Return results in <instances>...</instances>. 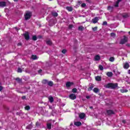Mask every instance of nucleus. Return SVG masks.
I'll return each instance as SVG.
<instances>
[{
  "mask_svg": "<svg viewBox=\"0 0 130 130\" xmlns=\"http://www.w3.org/2000/svg\"><path fill=\"white\" fill-rule=\"evenodd\" d=\"M118 86V84L117 83H109L105 85L104 87L106 88V89H115L116 88H117Z\"/></svg>",
  "mask_w": 130,
  "mask_h": 130,
  "instance_id": "obj_1",
  "label": "nucleus"
},
{
  "mask_svg": "<svg viewBox=\"0 0 130 130\" xmlns=\"http://www.w3.org/2000/svg\"><path fill=\"white\" fill-rule=\"evenodd\" d=\"M32 16V12L31 11H26L24 15V19L26 21L30 20Z\"/></svg>",
  "mask_w": 130,
  "mask_h": 130,
  "instance_id": "obj_2",
  "label": "nucleus"
},
{
  "mask_svg": "<svg viewBox=\"0 0 130 130\" xmlns=\"http://www.w3.org/2000/svg\"><path fill=\"white\" fill-rule=\"evenodd\" d=\"M128 41V38L127 37H126L125 36H123V38L120 41V44H125V43H126Z\"/></svg>",
  "mask_w": 130,
  "mask_h": 130,
  "instance_id": "obj_3",
  "label": "nucleus"
},
{
  "mask_svg": "<svg viewBox=\"0 0 130 130\" xmlns=\"http://www.w3.org/2000/svg\"><path fill=\"white\" fill-rule=\"evenodd\" d=\"M23 36L24 37L25 40L28 41L29 40V39H30V35L28 32H26L25 34H24Z\"/></svg>",
  "mask_w": 130,
  "mask_h": 130,
  "instance_id": "obj_4",
  "label": "nucleus"
},
{
  "mask_svg": "<svg viewBox=\"0 0 130 130\" xmlns=\"http://www.w3.org/2000/svg\"><path fill=\"white\" fill-rule=\"evenodd\" d=\"M69 98L70 99H71V100H75L77 99V95L74 93H71L69 95Z\"/></svg>",
  "mask_w": 130,
  "mask_h": 130,
  "instance_id": "obj_5",
  "label": "nucleus"
},
{
  "mask_svg": "<svg viewBox=\"0 0 130 130\" xmlns=\"http://www.w3.org/2000/svg\"><path fill=\"white\" fill-rule=\"evenodd\" d=\"M7 3L6 2H0V7L1 8H5L6 7Z\"/></svg>",
  "mask_w": 130,
  "mask_h": 130,
  "instance_id": "obj_6",
  "label": "nucleus"
},
{
  "mask_svg": "<svg viewBox=\"0 0 130 130\" xmlns=\"http://www.w3.org/2000/svg\"><path fill=\"white\" fill-rule=\"evenodd\" d=\"M107 113L108 115H111V114H115V113L112 110H107Z\"/></svg>",
  "mask_w": 130,
  "mask_h": 130,
  "instance_id": "obj_7",
  "label": "nucleus"
},
{
  "mask_svg": "<svg viewBox=\"0 0 130 130\" xmlns=\"http://www.w3.org/2000/svg\"><path fill=\"white\" fill-rule=\"evenodd\" d=\"M98 21H99V19L97 17H95L92 20V23L93 24H96V23H98Z\"/></svg>",
  "mask_w": 130,
  "mask_h": 130,
  "instance_id": "obj_8",
  "label": "nucleus"
},
{
  "mask_svg": "<svg viewBox=\"0 0 130 130\" xmlns=\"http://www.w3.org/2000/svg\"><path fill=\"white\" fill-rule=\"evenodd\" d=\"M74 84V82H71L70 81L67 82L66 83V87L67 88H70V87H71V86H72V85H73Z\"/></svg>",
  "mask_w": 130,
  "mask_h": 130,
  "instance_id": "obj_9",
  "label": "nucleus"
},
{
  "mask_svg": "<svg viewBox=\"0 0 130 130\" xmlns=\"http://www.w3.org/2000/svg\"><path fill=\"white\" fill-rule=\"evenodd\" d=\"M85 116H86V115L84 113L79 114V118L80 119H84V118H85Z\"/></svg>",
  "mask_w": 130,
  "mask_h": 130,
  "instance_id": "obj_10",
  "label": "nucleus"
},
{
  "mask_svg": "<svg viewBox=\"0 0 130 130\" xmlns=\"http://www.w3.org/2000/svg\"><path fill=\"white\" fill-rule=\"evenodd\" d=\"M106 75L107 77H109V78H111L113 76V73L111 72H108L107 73Z\"/></svg>",
  "mask_w": 130,
  "mask_h": 130,
  "instance_id": "obj_11",
  "label": "nucleus"
},
{
  "mask_svg": "<svg viewBox=\"0 0 130 130\" xmlns=\"http://www.w3.org/2000/svg\"><path fill=\"white\" fill-rule=\"evenodd\" d=\"M48 100L50 103H53V102H54V99H53V97L51 96L48 97Z\"/></svg>",
  "mask_w": 130,
  "mask_h": 130,
  "instance_id": "obj_12",
  "label": "nucleus"
},
{
  "mask_svg": "<svg viewBox=\"0 0 130 130\" xmlns=\"http://www.w3.org/2000/svg\"><path fill=\"white\" fill-rule=\"evenodd\" d=\"M94 59L96 61L100 60L101 59V57L99 55H96L94 56Z\"/></svg>",
  "mask_w": 130,
  "mask_h": 130,
  "instance_id": "obj_13",
  "label": "nucleus"
},
{
  "mask_svg": "<svg viewBox=\"0 0 130 130\" xmlns=\"http://www.w3.org/2000/svg\"><path fill=\"white\" fill-rule=\"evenodd\" d=\"M94 88V84H91L90 86L87 88V91H92Z\"/></svg>",
  "mask_w": 130,
  "mask_h": 130,
  "instance_id": "obj_14",
  "label": "nucleus"
},
{
  "mask_svg": "<svg viewBox=\"0 0 130 130\" xmlns=\"http://www.w3.org/2000/svg\"><path fill=\"white\" fill-rule=\"evenodd\" d=\"M74 124L76 126H80V125H82V123L80 121H77L74 122Z\"/></svg>",
  "mask_w": 130,
  "mask_h": 130,
  "instance_id": "obj_15",
  "label": "nucleus"
},
{
  "mask_svg": "<svg viewBox=\"0 0 130 130\" xmlns=\"http://www.w3.org/2000/svg\"><path fill=\"white\" fill-rule=\"evenodd\" d=\"M121 1H122V0H118V1L116 2V3H115V5H114V6L115 7V8H118V7H119L118 5H119V3H120V2H121Z\"/></svg>",
  "mask_w": 130,
  "mask_h": 130,
  "instance_id": "obj_16",
  "label": "nucleus"
},
{
  "mask_svg": "<svg viewBox=\"0 0 130 130\" xmlns=\"http://www.w3.org/2000/svg\"><path fill=\"white\" fill-rule=\"evenodd\" d=\"M94 93H95L96 94H97V93H98L99 92H100V90L99 88H97V87H95L94 88H93V90Z\"/></svg>",
  "mask_w": 130,
  "mask_h": 130,
  "instance_id": "obj_17",
  "label": "nucleus"
},
{
  "mask_svg": "<svg viewBox=\"0 0 130 130\" xmlns=\"http://www.w3.org/2000/svg\"><path fill=\"white\" fill-rule=\"evenodd\" d=\"M66 9L67 10V11L68 12H72L73 11V7H66Z\"/></svg>",
  "mask_w": 130,
  "mask_h": 130,
  "instance_id": "obj_18",
  "label": "nucleus"
},
{
  "mask_svg": "<svg viewBox=\"0 0 130 130\" xmlns=\"http://www.w3.org/2000/svg\"><path fill=\"white\" fill-rule=\"evenodd\" d=\"M42 84H43L44 85H46V84H48V80H46V79H44L42 81Z\"/></svg>",
  "mask_w": 130,
  "mask_h": 130,
  "instance_id": "obj_19",
  "label": "nucleus"
},
{
  "mask_svg": "<svg viewBox=\"0 0 130 130\" xmlns=\"http://www.w3.org/2000/svg\"><path fill=\"white\" fill-rule=\"evenodd\" d=\"M52 16H53V17H57L58 16V13H57V12H52Z\"/></svg>",
  "mask_w": 130,
  "mask_h": 130,
  "instance_id": "obj_20",
  "label": "nucleus"
},
{
  "mask_svg": "<svg viewBox=\"0 0 130 130\" xmlns=\"http://www.w3.org/2000/svg\"><path fill=\"white\" fill-rule=\"evenodd\" d=\"M46 44H47V45L51 46V45H52V42L50 40H48L46 41Z\"/></svg>",
  "mask_w": 130,
  "mask_h": 130,
  "instance_id": "obj_21",
  "label": "nucleus"
},
{
  "mask_svg": "<svg viewBox=\"0 0 130 130\" xmlns=\"http://www.w3.org/2000/svg\"><path fill=\"white\" fill-rule=\"evenodd\" d=\"M124 69H128L129 68V64L125 63L123 66Z\"/></svg>",
  "mask_w": 130,
  "mask_h": 130,
  "instance_id": "obj_22",
  "label": "nucleus"
},
{
  "mask_svg": "<svg viewBox=\"0 0 130 130\" xmlns=\"http://www.w3.org/2000/svg\"><path fill=\"white\" fill-rule=\"evenodd\" d=\"M15 81H17L18 83H22V79H20L19 77L15 78Z\"/></svg>",
  "mask_w": 130,
  "mask_h": 130,
  "instance_id": "obj_23",
  "label": "nucleus"
},
{
  "mask_svg": "<svg viewBox=\"0 0 130 130\" xmlns=\"http://www.w3.org/2000/svg\"><path fill=\"white\" fill-rule=\"evenodd\" d=\"M47 127L48 129H51V123H48L47 124Z\"/></svg>",
  "mask_w": 130,
  "mask_h": 130,
  "instance_id": "obj_24",
  "label": "nucleus"
},
{
  "mask_svg": "<svg viewBox=\"0 0 130 130\" xmlns=\"http://www.w3.org/2000/svg\"><path fill=\"white\" fill-rule=\"evenodd\" d=\"M101 77L100 76H96L95 77V80L98 81V82H100V81H101Z\"/></svg>",
  "mask_w": 130,
  "mask_h": 130,
  "instance_id": "obj_25",
  "label": "nucleus"
},
{
  "mask_svg": "<svg viewBox=\"0 0 130 130\" xmlns=\"http://www.w3.org/2000/svg\"><path fill=\"white\" fill-rule=\"evenodd\" d=\"M48 86H50V87H52V86H53V82L48 81Z\"/></svg>",
  "mask_w": 130,
  "mask_h": 130,
  "instance_id": "obj_26",
  "label": "nucleus"
},
{
  "mask_svg": "<svg viewBox=\"0 0 130 130\" xmlns=\"http://www.w3.org/2000/svg\"><path fill=\"white\" fill-rule=\"evenodd\" d=\"M120 91L121 93H126L128 92V90H127V89H120Z\"/></svg>",
  "mask_w": 130,
  "mask_h": 130,
  "instance_id": "obj_27",
  "label": "nucleus"
},
{
  "mask_svg": "<svg viewBox=\"0 0 130 130\" xmlns=\"http://www.w3.org/2000/svg\"><path fill=\"white\" fill-rule=\"evenodd\" d=\"M108 11H110L112 12V11L113 10V6H108Z\"/></svg>",
  "mask_w": 130,
  "mask_h": 130,
  "instance_id": "obj_28",
  "label": "nucleus"
},
{
  "mask_svg": "<svg viewBox=\"0 0 130 130\" xmlns=\"http://www.w3.org/2000/svg\"><path fill=\"white\" fill-rule=\"evenodd\" d=\"M122 17L123 18H128V17H129V16H128V14H127V13H124L122 15Z\"/></svg>",
  "mask_w": 130,
  "mask_h": 130,
  "instance_id": "obj_29",
  "label": "nucleus"
},
{
  "mask_svg": "<svg viewBox=\"0 0 130 130\" xmlns=\"http://www.w3.org/2000/svg\"><path fill=\"white\" fill-rule=\"evenodd\" d=\"M31 58L34 60H35V59H37V55H31Z\"/></svg>",
  "mask_w": 130,
  "mask_h": 130,
  "instance_id": "obj_30",
  "label": "nucleus"
},
{
  "mask_svg": "<svg viewBox=\"0 0 130 130\" xmlns=\"http://www.w3.org/2000/svg\"><path fill=\"white\" fill-rule=\"evenodd\" d=\"M114 57H110L109 58V61H111V62H113L114 61Z\"/></svg>",
  "mask_w": 130,
  "mask_h": 130,
  "instance_id": "obj_31",
  "label": "nucleus"
},
{
  "mask_svg": "<svg viewBox=\"0 0 130 130\" xmlns=\"http://www.w3.org/2000/svg\"><path fill=\"white\" fill-rule=\"evenodd\" d=\"M78 30L79 31H83L84 30V27H83L82 26H80L78 27Z\"/></svg>",
  "mask_w": 130,
  "mask_h": 130,
  "instance_id": "obj_32",
  "label": "nucleus"
},
{
  "mask_svg": "<svg viewBox=\"0 0 130 130\" xmlns=\"http://www.w3.org/2000/svg\"><path fill=\"white\" fill-rule=\"evenodd\" d=\"M32 40H34V41H36V40H37V36H32Z\"/></svg>",
  "mask_w": 130,
  "mask_h": 130,
  "instance_id": "obj_33",
  "label": "nucleus"
},
{
  "mask_svg": "<svg viewBox=\"0 0 130 130\" xmlns=\"http://www.w3.org/2000/svg\"><path fill=\"white\" fill-rule=\"evenodd\" d=\"M25 110H30V106H26L25 107Z\"/></svg>",
  "mask_w": 130,
  "mask_h": 130,
  "instance_id": "obj_34",
  "label": "nucleus"
},
{
  "mask_svg": "<svg viewBox=\"0 0 130 130\" xmlns=\"http://www.w3.org/2000/svg\"><path fill=\"white\" fill-rule=\"evenodd\" d=\"M77 91H78V90L76 88L72 89L73 93H77Z\"/></svg>",
  "mask_w": 130,
  "mask_h": 130,
  "instance_id": "obj_35",
  "label": "nucleus"
},
{
  "mask_svg": "<svg viewBox=\"0 0 130 130\" xmlns=\"http://www.w3.org/2000/svg\"><path fill=\"white\" fill-rule=\"evenodd\" d=\"M99 68L100 71H103V66L102 65H100Z\"/></svg>",
  "mask_w": 130,
  "mask_h": 130,
  "instance_id": "obj_36",
  "label": "nucleus"
},
{
  "mask_svg": "<svg viewBox=\"0 0 130 130\" xmlns=\"http://www.w3.org/2000/svg\"><path fill=\"white\" fill-rule=\"evenodd\" d=\"M93 31H97V29H98V27L95 26L94 27L92 28Z\"/></svg>",
  "mask_w": 130,
  "mask_h": 130,
  "instance_id": "obj_37",
  "label": "nucleus"
},
{
  "mask_svg": "<svg viewBox=\"0 0 130 130\" xmlns=\"http://www.w3.org/2000/svg\"><path fill=\"white\" fill-rule=\"evenodd\" d=\"M62 53H63V54H66V53H67V50L66 49H63L62 50Z\"/></svg>",
  "mask_w": 130,
  "mask_h": 130,
  "instance_id": "obj_38",
  "label": "nucleus"
},
{
  "mask_svg": "<svg viewBox=\"0 0 130 130\" xmlns=\"http://www.w3.org/2000/svg\"><path fill=\"white\" fill-rule=\"evenodd\" d=\"M18 73H22V69L20 68H18L17 70Z\"/></svg>",
  "mask_w": 130,
  "mask_h": 130,
  "instance_id": "obj_39",
  "label": "nucleus"
},
{
  "mask_svg": "<svg viewBox=\"0 0 130 130\" xmlns=\"http://www.w3.org/2000/svg\"><path fill=\"white\" fill-rule=\"evenodd\" d=\"M86 6V5L85 3H82L81 4L82 8H85Z\"/></svg>",
  "mask_w": 130,
  "mask_h": 130,
  "instance_id": "obj_40",
  "label": "nucleus"
},
{
  "mask_svg": "<svg viewBox=\"0 0 130 130\" xmlns=\"http://www.w3.org/2000/svg\"><path fill=\"white\" fill-rule=\"evenodd\" d=\"M111 36L112 37H115L116 35H115V34H114V33H113V32H112V33H111Z\"/></svg>",
  "mask_w": 130,
  "mask_h": 130,
  "instance_id": "obj_41",
  "label": "nucleus"
},
{
  "mask_svg": "<svg viewBox=\"0 0 130 130\" xmlns=\"http://www.w3.org/2000/svg\"><path fill=\"white\" fill-rule=\"evenodd\" d=\"M103 26H106L107 25V21H104L103 23Z\"/></svg>",
  "mask_w": 130,
  "mask_h": 130,
  "instance_id": "obj_42",
  "label": "nucleus"
},
{
  "mask_svg": "<svg viewBox=\"0 0 130 130\" xmlns=\"http://www.w3.org/2000/svg\"><path fill=\"white\" fill-rule=\"evenodd\" d=\"M74 27V25L73 24H70L69 26V28L70 29H72Z\"/></svg>",
  "mask_w": 130,
  "mask_h": 130,
  "instance_id": "obj_43",
  "label": "nucleus"
},
{
  "mask_svg": "<svg viewBox=\"0 0 130 130\" xmlns=\"http://www.w3.org/2000/svg\"><path fill=\"white\" fill-rule=\"evenodd\" d=\"M36 126H40V123H39V122H37L36 123Z\"/></svg>",
  "mask_w": 130,
  "mask_h": 130,
  "instance_id": "obj_44",
  "label": "nucleus"
},
{
  "mask_svg": "<svg viewBox=\"0 0 130 130\" xmlns=\"http://www.w3.org/2000/svg\"><path fill=\"white\" fill-rule=\"evenodd\" d=\"M17 46H22V43H18L17 44Z\"/></svg>",
  "mask_w": 130,
  "mask_h": 130,
  "instance_id": "obj_45",
  "label": "nucleus"
},
{
  "mask_svg": "<svg viewBox=\"0 0 130 130\" xmlns=\"http://www.w3.org/2000/svg\"><path fill=\"white\" fill-rule=\"evenodd\" d=\"M21 99H22V100H24V99H26V96H22Z\"/></svg>",
  "mask_w": 130,
  "mask_h": 130,
  "instance_id": "obj_46",
  "label": "nucleus"
},
{
  "mask_svg": "<svg viewBox=\"0 0 130 130\" xmlns=\"http://www.w3.org/2000/svg\"><path fill=\"white\" fill-rule=\"evenodd\" d=\"M3 89H4V88L3 87V86H0V92H1V91H2Z\"/></svg>",
  "mask_w": 130,
  "mask_h": 130,
  "instance_id": "obj_47",
  "label": "nucleus"
},
{
  "mask_svg": "<svg viewBox=\"0 0 130 130\" xmlns=\"http://www.w3.org/2000/svg\"><path fill=\"white\" fill-rule=\"evenodd\" d=\"M122 122L123 123H125L126 122V121H125V120H123L122 121Z\"/></svg>",
  "mask_w": 130,
  "mask_h": 130,
  "instance_id": "obj_48",
  "label": "nucleus"
},
{
  "mask_svg": "<svg viewBox=\"0 0 130 130\" xmlns=\"http://www.w3.org/2000/svg\"><path fill=\"white\" fill-rule=\"evenodd\" d=\"M86 99H90V96L87 95L86 96Z\"/></svg>",
  "mask_w": 130,
  "mask_h": 130,
  "instance_id": "obj_49",
  "label": "nucleus"
},
{
  "mask_svg": "<svg viewBox=\"0 0 130 130\" xmlns=\"http://www.w3.org/2000/svg\"><path fill=\"white\" fill-rule=\"evenodd\" d=\"M126 46H127V47H129L130 44H126Z\"/></svg>",
  "mask_w": 130,
  "mask_h": 130,
  "instance_id": "obj_50",
  "label": "nucleus"
},
{
  "mask_svg": "<svg viewBox=\"0 0 130 130\" xmlns=\"http://www.w3.org/2000/svg\"><path fill=\"white\" fill-rule=\"evenodd\" d=\"M39 73L40 74V73H42V70L40 69L39 70Z\"/></svg>",
  "mask_w": 130,
  "mask_h": 130,
  "instance_id": "obj_51",
  "label": "nucleus"
},
{
  "mask_svg": "<svg viewBox=\"0 0 130 130\" xmlns=\"http://www.w3.org/2000/svg\"><path fill=\"white\" fill-rule=\"evenodd\" d=\"M86 2H87V3H91V0H86Z\"/></svg>",
  "mask_w": 130,
  "mask_h": 130,
  "instance_id": "obj_52",
  "label": "nucleus"
},
{
  "mask_svg": "<svg viewBox=\"0 0 130 130\" xmlns=\"http://www.w3.org/2000/svg\"><path fill=\"white\" fill-rule=\"evenodd\" d=\"M89 108L90 109H93V106H90Z\"/></svg>",
  "mask_w": 130,
  "mask_h": 130,
  "instance_id": "obj_53",
  "label": "nucleus"
},
{
  "mask_svg": "<svg viewBox=\"0 0 130 130\" xmlns=\"http://www.w3.org/2000/svg\"><path fill=\"white\" fill-rule=\"evenodd\" d=\"M128 74H129V75H130V70H129L128 71Z\"/></svg>",
  "mask_w": 130,
  "mask_h": 130,
  "instance_id": "obj_54",
  "label": "nucleus"
},
{
  "mask_svg": "<svg viewBox=\"0 0 130 130\" xmlns=\"http://www.w3.org/2000/svg\"><path fill=\"white\" fill-rule=\"evenodd\" d=\"M17 92H18V93H23L22 92H20L19 90H17Z\"/></svg>",
  "mask_w": 130,
  "mask_h": 130,
  "instance_id": "obj_55",
  "label": "nucleus"
},
{
  "mask_svg": "<svg viewBox=\"0 0 130 130\" xmlns=\"http://www.w3.org/2000/svg\"><path fill=\"white\" fill-rule=\"evenodd\" d=\"M14 2H18L19 1V0H14Z\"/></svg>",
  "mask_w": 130,
  "mask_h": 130,
  "instance_id": "obj_56",
  "label": "nucleus"
},
{
  "mask_svg": "<svg viewBox=\"0 0 130 130\" xmlns=\"http://www.w3.org/2000/svg\"><path fill=\"white\" fill-rule=\"evenodd\" d=\"M128 34H129V35H130V31L128 32Z\"/></svg>",
  "mask_w": 130,
  "mask_h": 130,
  "instance_id": "obj_57",
  "label": "nucleus"
},
{
  "mask_svg": "<svg viewBox=\"0 0 130 130\" xmlns=\"http://www.w3.org/2000/svg\"><path fill=\"white\" fill-rule=\"evenodd\" d=\"M70 125H73V124H71Z\"/></svg>",
  "mask_w": 130,
  "mask_h": 130,
  "instance_id": "obj_58",
  "label": "nucleus"
},
{
  "mask_svg": "<svg viewBox=\"0 0 130 130\" xmlns=\"http://www.w3.org/2000/svg\"><path fill=\"white\" fill-rule=\"evenodd\" d=\"M49 1H53V0H49Z\"/></svg>",
  "mask_w": 130,
  "mask_h": 130,
  "instance_id": "obj_59",
  "label": "nucleus"
},
{
  "mask_svg": "<svg viewBox=\"0 0 130 130\" xmlns=\"http://www.w3.org/2000/svg\"><path fill=\"white\" fill-rule=\"evenodd\" d=\"M78 3H80V2H79Z\"/></svg>",
  "mask_w": 130,
  "mask_h": 130,
  "instance_id": "obj_60",
  "label": "nucleus"
},
{
  "mask_svg": "<svg viewBox=\"0 0 130 130\" xmlns=\"http://www.w3.org/2000/svg\"><path fill=\"white\" fill-rule=\"evenodd\" d=\"M0 41H1V39H0Z\"/></svg>",
  "mask_w": 130,
  "mask_h": 130,
  "instance_id": "obj_61",
  "label": "nucleus"
}]
</instances>
